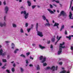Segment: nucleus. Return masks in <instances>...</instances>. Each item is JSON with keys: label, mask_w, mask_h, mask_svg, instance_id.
Instances as JSON below:
<instances>
[{"label": "nucleus", "mask_w": 73, "mask_h": 73, "mask_svg": "<svg viewBox=\"0 0 73 73\" xmlns=\"http://www.w3.org/2000/svg\"><path fill=\"white\" fill-rule=\"evenodd\" d=\"M62 15L64 17H66L67 16V14H66V13L63 11H61L60 14L58 15V17L59 18L60 17H61Z\"/></svg>", "instance_id": "7ed1b4c3"}, {"label": "nucleus", "mask_w": 73, "mask_h": 73, "mask_svg": "<svg viewBox=\"0 0 73 73\" xmlns=\"http://www.w3.org/2000/svg\"><path fill=\"white\" fill-rule=\"evenodd\" d=\"M52 5H54V7H57V5H56V4H52Z\"/></svg>", "instance_id": "49530a36"}, {"label": "nucleus", "mask_w": 73, "mask_h": 73, "mask_svg": "<svg viewBox=\"0 0 73 73\" xmlns=\"http://www.w3.org/2000/svg\"><path fill=\"white\" fill-rule=\"evenodd\" d=\"M29 54H30L29 52H27L26 53L27 56H28Z\"/></svg>", "instance_id": "603ef678"}, {"label": "nucleus", "mask_w": 73, "mask_h": 73, "mask_svg": "<svg viewBox=\"0 0 73 73\" xmlns=\"http://www.w3.org/2000/svg\"><path fill=\"white\" fill-rule=\"evenodd\" d=\"M27 3L28 4V5L29 7H30L31 5V3L29 1H27Z\"/></svg>", "instance_id": "aec40b11"}, {"label": "nucleus", "mask_w": 73, "mask_h": 73, "mask_svg": "<svg viewBox=\"0 0 73 73\" xmlns=\"http://www.w3.org/2000/svg\"><path fill=\"white\" fill-rule=\"evenodd\" d=\"M38 23H36V31L37 32V35H38L39 36H40V37H42V36H43V35H42V32L39 31L37 30V29H38Z\"/></svg>", "instance_id": "39448f33"}, {"label": "nucleus", "mask_w": 73, "mask_h": 73, "mask_svg": "<svg viewBox=\"0 0 73 73\" xmlns=\"http://www.w3.org/2000/svg\"><path fill=\"white\" fill-rule=\"evenodd\" d=\"M61 37H62L61 36H60V37H59L58 39V40L56 43H56H57V42H58V41H59V40H60V38H61Z\"/></svg>", "instance_id": "72a5a7b5"}, {"label": "nucleus", "mask_w": 73, "mask_h": 73, "mask_svg": "<svg viewBox=\"0 0 73 73\" xmlns=\"http://www.w3.org/2000/svg\"><path fill=\"white\" fill-rule=\"evenodd\" d=\"M2 65V63L0 61V66H1Z\"/></svg>", "instance_id": "bf43d9fd"}, {"label": "nucleus", "mask_w": 73, "mask_h": 73, "mask_svg": "<svg viewBox=\"0 0 73 73\" xmlns=\"http://www.w3.org/2000/svg\"><path fill=\"white\" fill-rule=\"evenodd\" d=\"M10 57L9 55H8L7 56V58H8V59H9V58H10Z\"/></svg>", "instance_id": "6e6d98bb"}, {"label": "nucleus", "mask_w": 73, "mask_h": 73, "mask_svg": "<svg viewBox=\"0 0 73 73\" xmlns=\"http://www.w3.org/2000/svg\"><path fill=\"white\" fill-rule=\"evenodd\" d=\"M25 61H26V64H28V60H25Z\"/></svg>", "instance_id": "37998d69"}, {"label": "nucleus", "mask_w": 73, "mask_h": 73, "mask_svg": "<svg viewBox=\"0 0 73 73\" xmlns=\"http://www.w3.org/2000/svg\"><path fill=\"white\" fill-rule=\"evenodd\" d=\"M6 72H7V73H10L9 72V70H6Z\"/></svg>", "instance_id": "c03bdc74"}, {"label": "nucleus", "mask_w": 73, "mask_h": 73, "mask_svg": "<svg viewBox=\"0 0 73 73\" xmlns=\"http://www.w3.org/2000/svg\"><path fill=\"white\" fill-rule=\"evenodd\" d=\"M40 60H42V59H43V56H41L40 57Z\"/></svg>", "instance_id": "b1692460"}, {"label": "nucleus", "mask_w": 73, "mask_h": 73, "mask_svg": "<svg viewBox=\"0 0 73 73\" xmlns=\"http://www.w3.org/2000/svg\"><path fill=\"white\" fill-rule=\"evenodd\" d=\"M64 25H62V27H61V28L60 29V31H61L63 29H64Z\"/></svg>", "instance_id": "4be33fe9"}, {"label": "nucleus", "mask_w": 73, "mask_h": 73, "mask_svg": "<svg viewBox=\"0 0 73 73\" xmlns=\"http://www.w3.org/2000/svg\"><path fill=\"white\" fill-rule=\"evenodd\" d=\"M30 59H32V60H33V58L31 56H30Z\"/></svg>", "instance_id": "de8ad7c7"}, {"label": "nucleus", "mask_w": 73, "mask_h": 73, "mask_svg": "<svg viewBox=\"0 0 73 73\" xmlns=\"http://www.w3.org/2000/svg\"><path fill=\"white\" fill-rule=\"evenodd\" d=\"M20 32L21 33H24V31L22 29H20Z\"/></svg>", "instance_id": "c756f323"}, {"label": "nucleus", "mask_w": 73, "mask_h": 73, "mask_svg": "<svg viewBox=\"0 0 73 73\" xmlns=\"http://www.w3.org/2000/svg\"><path fill=\"white\" fill-rule=\"evenodd\" d=\"M32 45L33 47H35L36 46V44L35 43L33 44Z\"/></svg>", "instance_id": "79ce46f5"}, {"label": "nucleus", "mask_w": 73, "mask_h": 73, "mask_svg": "<svg viewBox=\"0 0 73 73\" xmlns=\"http://www.w3.org/2000/svg\"><path fill=\"white\" fill-rule=\"evenodd\" d=\"M21 14H23V13L24 15V17L25 19H28V16H29V13H27V11H22L21 13Z\"/></svg>", "instance_id": "f03ea898"}, {"label": "nucleus", "mask_w": 73, "mask_h": 73, "mask_svg": "<svg viewBox=\"0 0 73 73\" xmlns=\"http://www.w3.org/2000/svg\"><path fill=\"white\" fill-rule=\"evenodd\" d=\"M6 43H8V42H10L9 41H5V42Z\"/></svg>", "instance_id": "13d9d810"}, {"label": "nucleus", "mask_w": 73, "mask_h": 73, "mask_svg": "<svg viewBox=\"0 0 73 73\" xmlns=\"http://www.w3.org/2000/svg\"><path fill=\"white\" fill-rule=\"evenodd\" d=\"M40 67L39 66V65H37V66L36 67V69L37 70H40Z\"/></svg>", "instance_id": "a878e982"}, {"label": "nucleus", "mask_w": 73, "mask_h": 73, "mask_svg": "<svg viewBox=\"0 0 73 73\" xmlns=\"http://www.w3.org/2000/svg\"><path fill=\"white\" fill-rule=\"evenodd\" d=\"M3 4L4 5H6V1H4L3 2Z\"/></svg>", "instance_id": "c9c22d12"}, {"label": "nucleus", "mask_w": 73, "mask_h": 73, "mask_svg": "<svg viewBox=\"0 0 73 73\" xmlns=\"http://www.w3.org/2000/svg\"><path fill=\"white\" fill-rule=\"evenodd\" d=\"M31 28L27 29V31H28V33H29V32H30V31H31Z\"/></svg>", "instance_id": "cd10ccee"}, {"label": "nucleus", "mask_w": 73, "mask_h": 73, "mask_svg": "<svg viewBox=\"0 0 73 73\" xmlns=\"http://www.w3.org/2000/svg\"><path fill=\"white\" fill-rule=\"evenodd\" d=\"M55 40V39H54V38H52L51 39L52 41V42H54Z\"/></svg>", "instance_id": "2f4dec72"}, {"label": "nucleus", "mask_w": 73, "mask_h": 73, "mask_svg": "<svg viewBox=\"0 0 73 73\" xmlns=\"http://www.w3.org/2000/svg\"><path fill=\"white\" fill-rule=\"evenodd\" d=\"M48 11H49L50 13L51 14H54V13L53 12V11H52L50 9H47Z\"/></svg>", "instance_id": "9d476101"}, {"label": "nucleus", "mask_w": 73, "mask_h": 73, "mask_svg": "<svg viewBox=\"0 0 73 73\" xmlns=\"http://www.w3.org/2000/svg\"><path fill=\"white\" fill-rule=\"evenodd\" d=\"M19 1L20 2H22V0H19Z\"/></svg>", "instance_id": "338daca9"}, {"label": "nucleus", "mask_w": 73, "mask_h": 73, "mask_svg": "<svg viewBox=\"0 0 73 73\" xmlns=\"http://www.w3.org/2000/svg\"><path fill=\"white\" fill-rule=\"evenodd\" d=\"M46 21L47 22V23H49V21H48V19H46Z\"/></svg>", "instance_id": "5fc2aeb1"}, {"label": "nucleus", "mask_w": 73, "mask_h": 73, "mask_svg": "<svg viewBox=\"0 0 73 73\" xmlns=\"http://www.w3.org/2000/svg\"><path fill=\"white\" fill-rule=\"evenodd\" d=\"M20 56H21V57H23L24 58H25V56L23 54H21L20 55Z\"/></svg>", "instance_id": "7c9ffc66"}, {"label": "nucleus", "mask_w": 73, "mask_h": 73, "mask_svg": "<svg viewBox=\"0 0 73 73\" xmlns=\"http://www.w3.org/2000/svg\"><path fill=\"white\" fill-rule=\"evenodd\" d=\"M29 66H30L31 67L33 66V65L32 64H30L29 65Z\"/></svg>", "instance_id": "864d4df0"}, {"label": "nucleus", "mask_w": 73, "mask_h": 73, "mask_svg": "<svg viewBox=\"0 0 73 73\" xmlns=\"http://www.w3.org/2000/svg\"><path fill=\"white\" fill-rule=\"evenodd\" d=\"M25 27H28V23H26L25 24Z\"/></svg>", "instance_id": "ea45409f"}, {"label": "nucleus", "mask_w": 73, "mask_h": 73, "mask_svg": "<svg viewBox=\"0 0 73 73\" xmlns=\"http://www.w3.org/2000/svg\"><path fill=\"white\" fill-rule=\"evenodd\" d=\"M72 1H73V0H72V1H70V4L69 7L70 9L71 8V6H72Z\"/></svg>", "instance_id": "393cba45"}, {"label": "nucleus", "mask_w": 73, "mask_h": 73, "mask_svg": "<svg viewBox=\"0 0 73 73\" xmlns=\"http://www.w3.org/2000/svg\"><path fill=\"white\" fill-rule=\"evenodd\" d=\"M3 49H1L0 50V56L2 55L3 56H5V55H6V52H5L3 53Z\"/></svg>", "instance_id": "423d86ee"}, {"label": "nucleus", "mask_w": 73, "mask_h": 73, "mask_svg": "<svg viewBox=\"0 0 73 73\" xmlns=\"http://www.w3.org/2000/svg\"><path fill=\"white\" fill-rule=\"evenodd\" d=\"M12 26L13 27V28H16L17 27V25L14 23L13 24Z\"/></svg>", "instance_id": "a211bd4d"}, {"label": "nucleus", "mask_w": 73, "mask_h": 73, "mask_svg": "<svg viewBox=\"0 0 73 73\" xmlns=\"http://www.w3.org/2000/svg\"><path fill=\"white\" fill-rule=\"evenodd\" d=\"M21 8H24L23 7V6H22L21 7Z\"/></svg>", "instance_id": "774afa93"}, {"label": "nucleus", "mask_w": 73, "mask_h": 73, "mask_svg": "<svg viewBox=\"0 0 73 73\" xmlns=\"http://www.w3.org/2000/svg\"><path fill=\"white\" fill-rule=\"evenodd\" d=\"M64 33H65V35H67V31H66V30L65 31Z\"/></svg>", "instance_id": "a18cd8bd"}, {"label": "nucleus", "mask_w": 73, "mask_h": 73, "mask_svg": "<svg viewBox=\"0 0 73 73\" xmlns=\"http://www.w3.org/2000/svg\"><path fill=\"white\" fill-rule=\"evenodd\" d=\"M50 40H48L47 41V44H50Z\"/></svg>", "instance_id": "3c124183"}, {"label": "nucleus", "mask_w": 73, "mask_h": 73, "mask_svg": "<svg viewBox=\"0 0 73 73\" xmlns=\"http://www.w3.org/2000/svg\"><path fill=\"white\" fill-rule=\"evenodd\" d=\"M43 66H46V63H44L43 64Z\"/></svg>", "instance_id": "09e8293b"}, {"label": "nucleus", "mask_w": 73, "mask_h": 73, "mask_svg": "<svg viewBox=\"0 0 73 73\" xmlns=\"http://www.w3.org/2000/svg\"><path fill=\"white\" fill-rule=\"evenodd\" d=\"M6 17H7V15H5L4 17V20L5 21H6Z\"/></svg>", "instance_id": "473e14b6"}, {"label": "nucleus", "mask_w": 73, "mask_h": 73, "mask_svg": "<svg viewBox=\"0 0 73 73\" xmlns=\"http://www.w3.org/2000/svg\"><path fill=\"white\" fill-rule=\"evenodd\" d=\"M19 50L18 49H16L15 50L14 53L15 54L16 53H17V51H18Z\"/></svg>", "instance_id": "5701e85b"}, {"label": "nucleus", "mask_w": 73, "mask_h": 73, "mask_svg": "<svg viewBox=\"0 0 73 73\" xmlns=\"http://www.w3.org/2000/svg\"><path fill=\"white\" fill-rule=\"evenodd\" d=\"M20 69L21 72H24V69L22 68V67H20Z\"/></svg>", "instance_id": "bb28decb"}, {"label": "nucleus", "mask_w": 73, "mask_h": 73, "mask_svg": "<svg viewBox=\"0 0 73 73\" xmlns=\"http://www.w3.org/2000/svg\"><path fill=\"white\" fill-rule=\"evenodd\" d=\"M13 67H15V66H16V64H15V63H14L13 64Z\"/></svg>", "instance_id": "8fccbe9b"}, {"label": "nucleus", "mask_w": 73, "mask_h": 73, "mask_svg": "<svg viewBox=\"0 0 73 73\" xmlns=\"http://www.w3.org/2000/svg\"><path fill=\"white\" fill-rule=\"evenodd\" d=\"M59 65H62V62H59Z\"/></svg>", "instance_id": "a19ab883"}, {"label": "nucleus", "mask_w": 73, "mask_h": 73, "mask_svg": "<svg viewBox=\"0 0 73 73\" xmlns=\"http://www.w3.org/2000/svg\"><path fill=\"white\" fill-rule=\"evenodd\" d=\"M50 25L49 23H46L45 24V26H48V27H49Z\"/></svg>", "instance_id": "6ab92c4d"}, {"label": "nucleus", "mask_w": 73, "mask_h": 73, "mask_svg": "<svg viewBox=\"0 0 73 73\" xmlns=\"http://www.w3.org/2000/svg\"><path fill=\"white\" fill-rule=\"evenodd\" d=\"M55 2H56V3H60V1H55Z\"/></svg>", "instance_id": "58836bf2"}, {"label": "nucleus", "mask_w": 73, "mask_h": 73, "mask_svg": "<svg viewBox=\"0 0 73 73\" xmlns=\"http://www.w3.org/2000/svg\"><path fill=\"white\" fill-rule=\"evenodd\" d=\"M15 47V44L13 43H12V47L11 48L12 49H14V48Z\"/></svg>", "instance_id": "2eb2a0df"}, {"label": "nucleus", "mask_w": 73, "mask_h": 73, "mask_svg": "<svg viewBox=\"0 0 73 73\" xmlns=\"http://www.w3.org/2000/svg\"><path fill=\"white\" fill-rule=\"evenodd\" d=\"M8 11H9V7L8 6H6L5 7V11L6 14H7L8 12Z\"/></svg>", "instance_id": "6e6552de"}, {"label": "nucleus", "mask_w": 73, "mask_h": 73, "mask_svg": "<svg viewBox=\"0 0 73 73\" xmlns=\"http://www.w3.org/2000/svg\"><path fill=\"white\" fill-rule=\"evenodd\" d=\"M66 38H68L69 40H70L71 39V35H70L69 36H66Z\"/></svg>", "instance_id": "dca6fc26"}, {"label": "nucleus", "mask_w": 73, "mask_h": 73, "mask_svg": "<svg viewBox=\"0 0 73 73\" xmlns=\"http://www.w3.org/2000/svg\"><path fill=\"white\" fill-rule=\"evenodd\" d=\"M66 71L65 70H64L61 71L60 73H66ZM66 73H70V71L68 70L66 72Z\"/></svg>", "instance_id": "9b49d317"}, {"label": "nucleus", "mask_w": 73, "mask_h": 73, "mask_svg": "<svg viewBox=\"0 0 73 73\" xmlns=\"http://www.w3.org/2000/svg\"><path fill=\"white\" fill-rule=\"evenodd\" d=\"M70 49L72 50V55H73V46H71Z\"/></svg>", "instance_id": "412c9836"}, {"label": "nucleus", "mask_w": 73, "mask_h": 73, "mask_svg": "<svg viewBox=\"0 0 73 73\" xmlns=\"http://www.w3.org/2000/svg\"><path fill=\"white\" fill-rule=\"evenodd\" d=\"M42 17L43 19L44 20H46V17H45V15H43L42 16Z\"/></svg>", "instance_id": "f3484780"}, {"label": "nucleus", "mask_w": 73, "mask_h": 73, "mask_svg": "<svg viewBox=\"0 0 73 73\" xmlns=\"http://www.w3.org/2000/svg\"><path fill=\"white\" fill-rule=\"evenodd\" d=\"M33 25H31V28H33Z\"/></svg>", "instance_id": "e2e57ef3"}, {"label": "nucleus", "mask_w": 73, "mask_h": 73, "mask_svg": "<svg viewBox=\"0 0 73 73\" xmlns=\"http://www.w3.org/2000/svg\"><path fill=\"white\" fill-rule=\"evenodd\" d=\"M11 70L13 72H15V68H12L11 69Z\"/></svg>", "instance_id": "e433bc0d"}, {"label": "nucleus", "mask_w": 73, "mask_h": 73, "mask_svg": "<svg viewBox=\"0 0 73 73\" xmlns=\"http://www.w3.org/2000/svg\"><path fill=\"white\" fill-rule=\"evenodd\" d=\"M58 25H59V24L56 23L54 25V27H56V26L57 28H58Z\"/></svg>", "instance_id": "ddd939ff"}, {"label": "nucleus", "mask_w": 73, "mask_h": 73, "mask_svg": "<svg viewBox=\"0 0 73 73\" xmlns=\"http://www.w3.org/2000/svg\"><path fill=\"white\" fill-rule=\"evenodd\" d=\"M50 48H53V46L52 45H51L50 46Z\"/></svg>", "instance_id": "4d7b16f0"}, {"label": "nucleus", "mask_w": 73, "mask_h": 73, "mask_svg": "<svg viewBox=\"0 0 73 73\" xmlns=\"http://www.w3.org/2000/svg\"><path fill=\"white\" fill-rule=\"evenodd\" d=\"M50 8L52 9L53 8V6L51 4H50Z\"/></svg>", "instance_id": "f704fd0d"}, {"label": "nucleus", "mask_w": 73, "mask_h": 73, "mask_svg": "<svg viewBox=\"0 0 73 73\" xmlns=\"http://www.w3.org/2000/svg\"><path fill=\"white\" fill-rule=\"evenodd\" d=\"M51 0L52 2H55V1H56L55 0Z\"/></svg>", "instance_id": "052dcab7"}, {"label": "nucleus", "mask_w": 73, "mask_h": 73, "mask_svg": "<svg viewBox=\"0 0 73 73\" xmlns=\"http://www.w3.org/2000/svg\"><path fill=\"white\" fill-rule=\"evenodd\" d=\"M65 44V42H63L62 44H60L59 50L58 52V55H60L61 54L62 52V48H65V46H62V45Z\"/></svg>", "instance_id": "f257e3e1"}, {"label": "nucleus", "mask_w": 73, "mask_h": 73, "mask_svg": "<svg viewBox=\"0 0 73 73\" xmlns=\"http://www.w3.org/2000/svg\"><path fill=\"white\" fill-rule=\"evenodd\" d=\"M71 10L73 11V7H72V8H71Z\"/></svg>", "instance_id": "69168bd1"}, {"label": "nucleus", "mask_w": 73, "mask_h": 73, "mask_svg": "<svg viewBox=\"0 0 73 73\" xmlns=\"http://www.w3.org/2000/svg\"><path fill=\"white\" fill-rule=\"evenodd\" d=\"M72 14L71 12H70L69 15V17L70 19H73V17H72Z\"/></svg>", "instance_id": "1a4fd4ad"}, {"label": "nucleus", "mask_w": 73, "mask_h": 73, "mask_svg": "<svg viewBox=\"0 0 73 73\" xmlns=\"http://www.w3.org/2000/svg\"><path fill=\"white\" fill-rule=\"evenodd\" d=\"M6 25H7V24L6 23H5V22H4L3 23L1 22H0V26L1 27H3V26L5 27Z\"/></svg>", "instance_id": "0eeeda50"}, {"label": "nucleus", "mask_w": 73, "mask_h": 73, "mask_svg": "<svg viewBox=\"0 0 73 73\" xmlns=\"http://www.w3.org/2000/svg\"><path fill=\"white\" fill-rule=\"evenodd\" d=\"M46 57H44L43 58V60L41 62H42V63L44 62H45V61H46Z\"/></svg>", "instance_id": "4468645a"}, {"label": "nucleus", "mask_w": 73, "mask_h": 73, "mask_svg": "<svg viewBox=\"0 0 73 73\" xmlns=\"http://www.w3.org/2000/svg\"><path fill=\"white\" fill-rule=\"evenodd\" d=\"M2 61L3 62H7V60L5 59H2Z\"/></svg>", "instance_id": "c85d7f7f"}, {"label": "nucleus", "mask_w": 73, "mask_h": 73, "mask_svg": "<svg viewBox=\"0 0 73 73\" xmlns=\"http://www.w3.org/2000/svg\"><path fill=\"white\" fill-rule=\"evenodd\" d=\"M39 46L40 48L41 49H43L45 48V46H42L41 45L39 44Z\"/></svg>", "instance_id": "f8f14e48"}, {"label": "nucleus", "mask_w": 73, "mask_h": 73, "mask_svg": "<svg viewBox=\"0 0 73 73\" xmlns=\"http://www.w3.org/2000/svg\"><path fill=\"white\" fill-rule=\"evenodd\" d=\"M57 68H58V67L56 66V69H55V67L54 66H52L51 68H50V67H47L45 68V70H49V69H51L52 70V71H54L55 70H57Z\"/></svg>", "instance_id": "20e7f679"}, {"label": "nucleus", "mask_w": 73, "mask_h": 73, "mask_svg": "<svg viewBox=\"0 0 73 73\" xmlns=\"http://www.w3.org/2000/svg\"><path fill=\"white\" fill-rule=\"evenodd\" d=\"M2 68H3V69H5V66H3V67H2Z\"/></svg>", "instance_id": "680f3d73"}, {"label": "nucleus", "mask_w": 73, "mask_h": 73, "mask_svg": "<svg viewBox=\"0 0 73 73\" xmlns=\"http://www.w3.org/2000/svg\"><path fill=\"white\" fill-rule=\"evenodd\" d=\"M37 6L38 8H40V6L38 5Z\"/></svg>", "instance_id": "0e129e2a"}, {"label": "nucleus", "mask_w": 73, "mask_h": 73, "mask_svg": "<svg viewBox=\"0 0 73 73\" xmlns=\"http://www.w3.org/2000/svg\"><path fill=\"white\" fill-rule=\"evenodd\" d=\"M36 6H37L36 5L32 6V8L33 9H34V8H35L36 7Z\"/></svg>", "instance_id": "4c0bfd02"}]
</instances>
